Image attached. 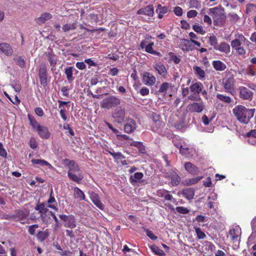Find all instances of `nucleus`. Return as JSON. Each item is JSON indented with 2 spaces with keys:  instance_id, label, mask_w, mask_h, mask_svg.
<instances>
[{
  "instance_id": "obj_1",
  "label": "nucleus",
  "mask_w": 256,
  "mask_h": 256,
  "mask_svg": "<svg viewBox=\"0 0 256 256\" xmlns=\"http://www.w3.org/2000/svg\"><path fill=\"white\" fill-rule=\"evenodd\" d=\"M255 109H248L242 106H238L233 109V112L237 119L245 124H248L250 119L254 116Z\"/></svg>"
},
{
  "instance_id": "obj_2",
  "label": "nucleus",
  "mask_w": 256,
  "mask_h": 256,
  "mask_svg": "<svg viewBox=\"0 0 256 256\" xmlns=\"http://www.w3.org/2000/svg\"><path fill=\"white\" fill-rule=\"evenodd\" d=\"M208 14L212 17L214 25L222 26L224 24L226 16L224 14V9L222 6L210 8Z\"/></svg>"
},
{
  "instance_id": "obj_3",
  "label": "nucleus",
  "mask_w": 256,
  "mask_h": 256,
  "mask_svg": "<svg viewBox=\"0 0 256 256\" xmlns=\"http://www.w3.org/2000/svg\"><path fill=\"white\" fill-rule=\"evenodd\" d=\"M120 103V100L118 98L114 96H110L102 100L101 103V107L110 109L112 107L116 106L119 104Z\"/></svg>"
},
{
  "instance_id": "obj_4",
  "label": "nucleus",
  "mask_w": 256,
  "mask_h": 256,
  "mask_svg": "<svg viewBox=\"0 0 256 256\" xmlns=\"http://www.w3.org/2000/svg\"><path fill=\"white\" fill-rule=\"evenodd\" d=\"M125 117V108L122 106H120L115 110L112 114V118L114 122L118 123H122Z\"/></svg>"
},
{
  "instance_id": "obj_5",
  "label": "nucleus",
  "mask_w": 256,
  "mask_h": 256,
  "mask_svg": "<svg viewBox=\"0 0 256 256\" xmlns=\"http://www.w3.org/2000/svg\"><path fill=\"white\" fill-rule=\"evenodd\" d=\"M38 76L40 79V82L43 86L47 85V72L45 64H42L40 65L38 71Z\"/></svg>"
},
{
  "instance_id": "obj_6",
  "label": "nucleus",
  "mask_w": 256,
  "mask_h": 256,
  "mask_svg": "<svg viewBox=\"0 0 256 256\" xmlns=\"http://www.w3.org/2000/svg\"><path fill=\"white\" fill-rule=\"evenodd\" d=\"M142 82L146 85L152 86L156 82V78L150 72H144L142 75Z\"/></svg>"
},
{
  "instance_id": "obj_7",
  "label": "nucleus",
  "mask_w": 256,
  "mask_h": 256,
  "mask_svg": "<svg viewBox=\"0 0 256 256\" xmlns=\"http://www.w3.org/2000/svg\"><path fill=\"white\" fill-rule=\"evenodd\" d=\"M240 97L244 100L252 99V92L248 88L242 87L240 88Z\"/></svg>"
},
{
  "instance_id": "obj_8",
  "label": "nucleus",
  "mask_w": 256,
  "mask_h": 256,
  "mask_svg": "<svg viewBox=\"0 0 256 256\" xmlns=\"http://www.w3.org/2000/svg\"><path fill=\"white\" fill-rule=\"evenodd\" d=\"M90 198L94 204L99 208L102 210L104 208V205L100 200L99 196L98 194L94 192L90 193Z\"/></svg>"
},
{
  "instance_id": "obj_9",
  "label": "nucleus",
  "mask_w": 256,
  "mask_h": 256,
  "mask_svg": "<svg viewBox=\"0 0 256 256\" xmlns=\"http://www.w3.org/2000/svg\"><path fill=\"white\" fill-rule=\"evenodd\" d=\"M138 14H146L150 16H153L154 14V8L152 5H148L144 8H141L138 10Z\"/></svg>"
},
{
  "instance_id": "obj_10",
  "label": "nucleus",
  "mask_w": 256,
  "mask_h": 256,
  "mask_svg": "<svg viewBox=\"0 0 256 256\" xmlns=\"http://www.w3.org/2000/svg\"><path fill=\"white\" fill-rule=\"evenodd\" d=\"M204 104L201 103L194 102L188 106L189 110L192 112H200L204 109Z\"/></svg>"
},
{
  "instance_id": "obj_11",
  "label": "nucleus",
  "mask_w": 256,
  "mask_h": 256,
  "mask_svg": "<svg viewBox=\"0 0 256 256\" xmlns=\"http://www.w3.org/2000/svg\"><path fill=\"white\" fill-rule=\"evenodd\" d=\"M37 131L38 134L42 138L47 139L50 137V133L48 128L45 126H38Z\"/></svg>"
},
{
  "instance_id": "obj_12",
  "label": "nucleus",
  "mask_w": 256,
  "mask_h": 256,
  "mask_svg": "<svg viewBox=\"0 0 256 256\" xmlns=\"http://www.w3.org/2000/svg\"><path fill=\"white\" fill-rule=\"evenodd\" d=\"M234 80L232 77L228 78L224 84V88L226 91L232 94L234 90Z\"/></svg>"
},
{
  "instance_id": "obj_13",
  "label": "nucleus",
  "mask_w": 256,
  "mask_h": 256,
  "mask_svg": "<svg viewBox=\"0 0 256 256\" xmlns=\"http://www.w3.org/2000/svg\"><path fill=\"white\" fill-rule=\"evenodd\" d=\"M185 169L191 174H196L198 172V168L190 162H186L184 164Z\"/></svg>"
},
{
  "instance_id": "obj_14",
  "label": "nucleus",
  "mask_w": 256,
  "mask_h": 256,
  "mask_svg": "<svg viewBox=\"0 0 256 256\" xmlns=\"http://www.w3.org/2000/svg\"><path fill=\"white\" fill-rule=\"evenodd\" d=\"M0 50L7 56L12 55V50L10 45L6 43L0 44Z\"/></svg>"
},
{
  "instance_id": "obj_15",
  "label": "nucleus",
  "mask_w": 256,
  "mask_h": 256,
  "mask_svg": "<svg viewBox=\"0 0 256 256\" xmlns=\"http://www.w3.org/2000/svg\"><path fill=\"white\" fill-rule=\"evenodd\" d=\"M136 128L135 121L133 120H130L128 123L124 125V130L126 132L130 133L134 132Z\"/></svg>"
},
{
  "instance_id": "obj_16",
  "label": "nucleus",
  "mask_w": 256,
  "mask_h": 256,
  "mask_svg": "<svg viewBox=\"0 0 256 256\" xmlns=\"http://www.w3.org/2000/svg\"><path fill=\"white\" fill-rule=\"evenodd\" d=\"M182 194L188 200H190L194 198V190L193 188H184Z\"/></svg>"
},
{
  "instance_id": "obj_17",
  "label": "nucleus",
  "mask_w": 256,
  "mask_h": 256,
  "mask_svg": "<svg viewBox=\"0 0 256 256\" xmlns=\"http://www.w3.org/2000/svg\"><path fill=\"white\" fill-rule=\"evenodd\" d=\"M230 46L225 42H222L220 45L216 47V50H218L222 52L228 54L230 52Z\"/></svg>"
},
{
  "instance_id": "obj_18",
  "label": "nucleus",
  "mask_w": 256,
  "mask_h": 256,
  "mask_svg": "<svg viewBox=\"0 0 256 256\" xmlns=\"http://www.w3.org/2000/svg\"><path fill=\"white\" fill-rule=\"evenodd\" d=\"M68 178L72 181L80 183L83 176L81 174H76L73 172H68Z\"/></svg>"
},
{
  "instance_id": "obj_19",
  "label": "nucleus",
  "mask_w": 256,
  "mask_h": 256,
  "mask_svg": "<svg viewBox=\"0 0 256 256\" xmlns=\"http://www.w3.org/2000/svg\"><path fill=\"white\" fill-rule=\"evenodd\" d=\"M203 85L200 82H196L190 86V90L192 92L199 94L202 91Z\"/></svg>"
},
{
  "instance_id": "obj_20",
  "label": "nucleus",
  "mask_w": 256,
  "mask_h": 256,
  "mask_svg": "<svg viewBox=\"0 0 256 256\" xmlns=\"http://www.w3.org/2000/svg\"><path fill=\"white\" fill-rule=\"evenodd\" d=\"M156 12V13L158 12V18H162L163 17V14H166L168 12V9L166 6H162L161 4H158Z\"/></svg>"
},
{
  "instance_id": "obj_21",
  "label": "nucleus",
  "mask_w": 256,
  "mask_h": 256,
  "mask_svg": "<svg viewBox=\"0 0 256 256\" xmlns=\"http://www.w3.org/2000/svg\"><path fill=\"white\" fill-rule=\"evenodd\" d=\"M51 18L52 15L50 14L47 12L44 13L40 17L37 18L36 22L38 24H40L45 22L46 20L50 19Z\"/></svg>"
},
{
  "instance_id": "obj_22",
  "label": "nucleus",
  "mask_w": 256,
  "mask_h": 256,
  "mask_svg": "<svg viewBox=\"0 0 256 256\" xmlns=\"http://www.w3.org/2000/svg\"><path fill=\"white\" fill-rule=\"evenodd\" d=\"M212 64L214 68L216 70L222 71L226 68V64L220 60L214 61Z\"/></svg>"
},
{
  "instance_id": "obj_23",
  "label": "nucleus",
  "mask_w": 256,
  "mask_h": 256,
  "mask_svg": "<svg viewBox=\"0 0 256 256\" xmlns=\"http://www.w3.org/2000/svg\"><path fill=\"white\" fill-rule=\"evenodd\" d=\"M32 162L33 164H40V166L46 165V166H48L50 168H53V167L50 164H49L48 162H46L44 160H43L33 159V160H32Z\"/></svg>"
},
{
  "instance_id": "obj_24",
  "label": "nucleus",
  "mask_w": 256,
  "mask_h": 256,
  "mask_svg": "<svg viewBox=\"0 0 256 256\" xmlns=\"http://www.w3.org/2000/svg\"><path fill=\"white\" fill-rule=\"evenodd\" d=\"M66 75V78L68 81L71 82L74 80V78L72 76V67H68L65 69L64 72Z\"/></svg>"
},
{
  "instance_id": "obj_25",
  "label": "nucleus",
  "mask_w": 256,
  "mask_h": 256,
  "mask_svg": "<svg viewBox=\"0 0 256 256\" xmlns=\"http://www.w3.org/2000/svg\"><path fill=\"white\" fill-rule=\"evenodd\" d=\"M150 248L154 252V254L158 256H165V253L164 252L160 249L157 246H156V245H152L150 246Z\"/></svg>"
},
{
  "instance_id": "obj_26",
  "label": "nucleus",
  "mask_w": 256,
  "mask_h": 256,
  "mask_svg": "<svg viewBox=\"0 0 256 256\" xmlns=\"http://www.w3.org/2000/svg\"><path fill=\"white\" fill-rule=\"evenodd\" d=\"M75 197L79 198L80 200H84L85 198L84 192L78 188H74Z\"/></svg>"
},
{
  "instance_id": "obj_27",
  "label": "nucleus",
  "mask_w": 256,
  "mask_h": 256,
  "mask_svg": "<svg viewBox=\"0 0 256 256\" xmlns=\"http://www.w3.org/2000/svg\"><path fill=\"white\" fill-rule=\"evenodd\" d=\"M155 68L160 74L162 75V76L166 74V70L164 66L156 64Z\"/></svg>"
},
{
  "instance_id": "obj_28",
  "label": "nucleus",
  "mask_w": 256,
  "mask_h": 256,
  "mask_svg": "<svg viewBox=\"0 0 256 256\" xmlns=\"http://www.w3.org/2000/svg\"><path fill=\"white\" fill-rule=\"evenodd\" d=\"M16 64L21 68H24L26 66V62L22 56H18L14 58Z\"/></svg>"
},
{
  "instance_id": "obj_29",
  "label": "nucleus",
  "mask_w": 256,
  "mask_h": 256,
  "mask_svg": "<svg viewBox=\"0 0 256 256\" xmlns=\"http://www.w3.org/2000/svg\"><path fill=\"white\" fill-rule=\"evenodd\" d=\"M143 174L142 172H136L134 176H131L130 180L132 182H136L138 180L142 178Z\"/></svg>"
},
{
  "instance_id": "obj_30",
  "label": "nucleus",
  "mask_w": 256,
  "mask_h": 256,
  "mask_svg": "<svg viewBox=\"0 0 256 256\" xmlns=\"http://www.w3.org/2000/svg\"><path fill=\"white\" fill-rule=\"evenodd\" d=\"M194 70H195L196 74H198L200 78H204L205 77V72L200 66H196L194 67Z\"/></svg>"
},
{
  "instance_id": "obj_31",
  "label": "nucleus",
  "mask_w": 256,
  "mask_h": 256,
  "mask_svg": "<svg viewBox=\"0 0 256 256\" xmlns=\"http://www.w3.org/2000/svg\"><path fill=\"white\" fill-rule=\"evenodd\" d=\"M180 177L176 174H174L172 176V186H176L180 184Z\"/></svg>"
},
{
  "instance_id": "obj_32",
  "label": "nucleus",
  "mask_w": 256,
  "mask_h": 256,
  "mask_svg": "<svg viewBox=\"0 0 256 256\" xmlns=\"http://www.w3.org/2000/svg\"><path fill=\"white\" fill-rule=\"evenodd\" d=\"M68 222V223L64 225L66 227H68L71 228L76 227V220H74V216H72V218Z\"/></svg>"
},
{
  "instance_id": "obj_33",
  "label": "nucleus",
  "mask_w": 256,
  "mask_h": 256,
  "mask_svg": "<svg viewBox=\"0 0 256 256\" xmlns=\"http://www.w3.org/2000/svg\"><path fill=\"white\" fill-rule=\"evenodd\" d=\"M218 98L222 101L229 104L231 102V98L229 96H224L222 94H218L216 96Z\"/></svg>"
},
{
  "instance_id": "obj_34",
  "label": "nucleus",
  "mask_w": 256,
  "mask_h": 256,
  "mask_svg": "<svg viewBox=\"0 0 256 256\" xmlns=\"http://www.w3.org/2000/svg\"><path fill=\"white\" fill-rule=\"evenodd\" d=\"M170 84L168 82H164L160 86L158 90L159 92L166 93L168 88Z\"/></svg>"
},
{
  "instance_id": "obj_35",
  "label": "nucleus",
  "mask_w": 256,
  "mask_h": 256,
  "mask_svg": "<svg viewBox=\"0 0 256 256\" xmlns=\"http://www.w3.org/2000/svg\"><path fill=\"white\" fill-rule=\"evenodd\" d=\"M209 42L211 46H214L215 50L216 47L218 46L217 38L215 36H210L209 37Z\"/></svg>"
},
{
  "instance_id": "obj_36",
  "label": "nucleus",
  "mask_w": 256,
  "mask_h": 256,
  "mask_svg": "<svg viewBox=\"0 0 256 256\" xmlns=\"http://www.w3.org/2000/svg\"><path fill=\"white\" fill-rule=\"evenodd\" d=\"M203 176H198L195 178H192L188 180L186 182L188 185H192L197 183L198 181H200L201 179H202Z\"/></svg>"
},
{
  "instance_id": "obj_37",
  "label": "nucleus",
  "mask_w": 256,
  "mask_h": 256,
  "mask_svg": "<svg viewBox=\"0 0 256 256\" xmlns=\"http://www.w3.org/2000/svg\"><path fill=\"white\" fill-rule=\"evenodd\" d=\"M76 28V26L74 24H66L62 27V30L64 32H68L70 30H74Z\"/></svg>"
},
{
  "instance_id": "obj_38",
  "label": "nucleus",
  "mask_w": 256,
  "mask_h": 256,
  "mask_svg": "<svg viewBox=\"0 0 256 256\" xmlns=\"http://www.w3.org/2000/svg\"><path fill=\"white\" fill-rule=\"evenodd\" d=\"M192 28L196 32L202 34H204L206 32L203 30L202 28L198 25H194Z\"/></svg>"
},
{
  "instance_id": "obj_39",
  "label": "nucleus",
  "mask_w": 256,
  "mask_h": 256,
  "mask_svg": "<svg viewBox=\"0 0 256 256\" xmlns=\"http://www.w3.org/2000/svg\"><path fill=\"white\" fill-rule=\"evenodd\" d=\"M176 210L178 212L182 214H186L190 212V210L187 208L182 206L176 207Z\"/></svg>"
},
{
  "instance_id": "obj_40",
  "label": "nucleus",
  "mask_w": 256,
  "mask_h": 256,
  "mask_svg": "<svg viewBox=\"0 0 256 256\" xmlns=\"http://www.w3.org/2000/svg\"><path fill=\"white\" fill-rule=\"evenodd\" d=\"M28 118L30 121V124L34 128H35L36 127L38 128V126H39V125L38 124V123L35 120L34 118L30 116V114L28 115Z\"/></svg>"
},
{
  "instance_id": "obj_41",
  "label": "nucleus",
  "mask_w": 256,
  "mask_h": 256,
  "mask_svg": "<svg viewBox=\"0 0 256 256\" xmlns=\"http://www.w3.org/2000/svg\"><path fill=\"white\" fill-rule=\"evenodd\" d=\"M196 232L198 238L203 239L206 237L205 234L203 232L200 228H196Z\"/></svg>"
},
{
  "instance_id": "obj_42",
  "label": "nucleus",
  "mask_w": 256,
  "mask_h": 256,
  "mask_svg": "<svg viewBox=\"0 0 256 256\" xmlns=\"http://www.w3.org/2000/svg\"><path fill=\"white\" fill-rule=\"evenodd\" d=\"M228 234L232 236L233 240H236L238 237V236L236 234V230L234 229L230 230Z\"/></svg>"
},
{
  "instance_id": "obj_43",
  "label": "nucleus",
  "mask_w": 256,
  "mask_h": 256,
  "mask_svg": "<svg viewBox=\"0 0 256 256\" xmlns=\"http://www.w3.org/2000/svg\"><path fill=\"white\" fill-rule=\"evenodd\" d=\"M0 156L3 158H6L7 156V152L2 143H0Z\"/></svg>"
},
{
  "instance_id": "obj_44",
  "label": "nucleus",
  "mask_w": 256,
  "mask_h": 256,
  "mask_svg": "<svg viewBox=\"0 0 256 256\" xmlns=\"http://www.w3.org/2000/svg\"><path fill=\"white\" fill-rule=\"evenodd\" d=\"M232 46L234 48H238L240 46V42L238 39L233 40L231 42Z\"/></svg>"
},
{
  "instance_id": "obj_45",
  "label": "nucleus",
  "mask_w": 256,
  "mask_h": 256,
  "mask_svg": "<svg viewBox=\"0 0 256 256\" xmlns=\"http://www.w3.org/2000/svg\"><path fill=\"white\" fill-rule=\"evenodd\" d=\"M37 237L41 242H43L45 240L46 236L44 232L42 231H40L37 234Z\"/></svg>"
},
{
  "instance_id": "obj_46",
  "label": "nucleus",
  "mask_w": 256,
  "mask_h": 256,
  "mask_svg": "<svg viewBox=\"0 0 256 256\" xmlns=\"http://www.w3.org/2000/svg\"><path fill=\"white\" fill-rule=\"evenodd\" d=\"M198 2L197 0H190V8H198Z\"/></svg>"
},
{
  "instance_id": "obj_47",
  "label": "nucleus",
  "mask_w": 256,
  "mask_h": 256,
  "mask_svg": "<svg viewBox=\"0 0 256 256\" xmlns=\"http://www.w3.org/2000/svg\"><path fill=\"white\" fill-rule=\"evenodd\" d=\"M146 235L148 236L150 239L152 240H156L157 239V236H154L153 233L149 230H145Z\"/></svg>"
},
{
  "instance_id": "obj_48",
  "label": "nucleus",
  "mask_w": 256,
  "mask_h": 256,
  "mask_svg": "<svg viewBox=\"0 0 256 256\" xmlns=\"http://www.w3.org/2000/svg\"><path fill=\"white\" fill-rule=\"evenodd\" d=\"M109 152L116 160L124 158V156L120 152Z\"/></svg>"
},
{
  "instance_id": "obj_49",
  "label": "nucleus",
  "mask_w": 256,
  "mask_h": 256,
  "mask_svg": "<svg viewBox=\"0 0 256 256\" xmlns=\"http://www.w3.org/2000/svg\"><path fill=\"white\" fill-rule=\"evenodd\" d=\"M68 172H73L76 174H80V169L78 166H74V167L70 168Z\"/></svg>"
},
{
  "instance_id": "obj_50",
  "label": "nucleus",
  "mask_w": 256,
  "mask_h": 256,
  "mask_svg": "<svg viewBox=\"0 0 256 256\" xmlns=\"http://www.w3.org/2000/svg\"><path fill=\"white\" fill-rule=\"evenodd\" d=\"M174 14L178 16H180L182 14V10L180 7L176 6L174 8Z\"/></svg>"
},
{
  "instance_id": "obj_51",
  "label": "nucleus",
  "mask_w": 256,
  "mask_h": 256,
  "mask_svg": "<svg viewBox=\"0 0 256 256\" xmlns=\"http://www.w3.org/2000/svg\"><path fill=\"white\" fill-rule=\"evenodd\" d=\"M38 224H34L29 226L28 232L32 235H33L35 233V230L36 228H38Z\"/></svg>"
},
{
  "instance_id": "obj_52",
  "label": "nucleus",
  "mask_w": 256,
  "mask_h": 256,
  "mask_svg": "<svg viewBox=\"0 0 256 256\" xmlns=\"http://www.w3.org/2000/svg\"><path fill=\"white\" fill-rule=\"evenodd\" d=\"M174 126L177 129H181L184 126V120H180L174 124Z\"/></svg>"
},
{
  "instance_id": "obj_53",
  "label": "nucleus",
  "mask_w": 256,
  "mask_h": 256,
  "mask_svg": "<svg viewBox=\"0 0 256 256\" xmlns=\"http://www.w3.org/2000/svg\"><path fill=\"white\" fill-rule=\"evenodd\" d=\"M64 164H68L69 168L77 166L78 165L75 164V162L74 160H69L68 159H65L64 160Z\"/></svg>"
},
{
  "instance_id": "obj_54",
  "label": "nucleus",
  "mask_w": 256,
  "mask_h": 256,
  "mask_svg": "<svg viewBox=\"0 0 256 256\" xmlns=\"http://www.w3.org/2000/svg\"><path fill=\"white\" fill-rule=\"evenodd\" d=\"M198 12L195 10H190L187 12V16L189 18H194L196 16Z\"/></svg>"
},
{
  "instance_id": "obj_55",
  "label": "nucleus",
  "mask_w": 256,
  "mask_h": 256,
  "mask_svg": "<svg viewBox=\"0 0 256 256\" xmlns=\"http://www.w3.org/2000/svg\"><path fill=\"white\" fill-rule=\"evenodd\" d=\"M30 147L32 149H34L37 147V142H36L34 138H31L30 140Z\"/></svg>"
},
{
  "instance_id": "obj_56",
  "label": "nucleus",
  "mask_w": 256,
  "mask_h": 256,
  "mask_svg": "<svg viewBox=\"0 0 256 256\" xmlns=\"http://www.w3.org/2000/svg\"><path fill=\"white\" fill-rule=\"evenodd\" d=\"M204 185L206 187H210L212 186V183L210 177L207 178L206 180L203 182Z\"/></svg>"
},
{
  "instance_id": "obj_57",
  "label": "nucleus",
  "mask_w": 256,
  "mask_h": 256,
  "mask_svg": "<svg viewBox=\"0 0 256 256\" xmlns=\"http://www.w3.org/2000/svg\"><path fill=\"white\" fill-rule=\"evenodd\" d=\"M44 203L40 204H37L35 208V209L37 210H39V212L42 214V210H44Z\"/></svg>"
},
{
  "instance_id": "obj_58",
  "label": "nucleus",
  "mask_w": 256,
  "mask_h": 256,
  "mask_svg": "<svg viewBox=\"0 0 256 256\" xmlns=\"http://www.w3.org/2000/svg\"><path fill=\"white\" fill-rule=\"evenodd\" d=\"M64 128L65 130H68L71 136H74V132H73L72 128L68 124H64Z\"/></svg>"
},
{
  "instance_id": "obj_59",
  "label": "nucleus",
  "mask_w": 256,
  "mask_h": 256,
  "mask_svg": "<svg viewBox=\"0 0 256 256\" xmlns=\"http://www.w3.org/2000/svg\"><path fill=\"white\" fill-rule=\"evenodd\" d=\"M154 45V43L152 42L150 43L147 46H146V51L148 53L152 52V46Z\"/></svg>"
},
{
  "instance_id": "obj_60",
  "label": "nucleus",
  "mask_w": 256,
  "mask_h": 256,
  "mask_svg": "<svg viewBox=\"0 0 256 256\" xmlns=\"http://www.w3.org/2000/svg\"><path fill=\"white\" fill-rule=\"evenodd\" d=\"M72 216H66L64 214H60V218L61 220H63L64 222H68Z\"/></svg>"
},
{
  "instance_id": "obj_61",
  "label": "nucleus",
  "mask_w": 256,
  "mask_h": 256,
  "mask_svg": "<svg viewBox=\"0 0 256 256\" xmlns=\"http://www.w3.org/2000/svg\"><path fill=\"white\" fill-rule=\"evenodd\" d=\"M140 93L142 96L147 95L149 93V90L145 87H143L140 90Z\"/></svg>"
},
{
  "instance_id": "obj_62",
  "label": "nucleus",
  "mask_w": 256,
  "mask_h": 256,
  "mask_svg": "<svg viewBox=\"0 0 256 256\" xmlns=\"http://www.w3.org/2000/svg\"><path fill=\"white\" fill-rule=\"evenodd\" d=\"M181 24L182 28L185 30H187L190 27L189 24L184 20H181Z\"/></svg>"
},
{
  "instance_id": "obj_63",
  "label": "nucleus",
  "mask_w": 256,
  "mask_h": 256,
  "mask_svg": "<svg viewBox=\"0 0 256 256\" xmlns=\"http://www.w3.org/2000/svg\"><path fill=\"white\" fill-rule=\"evenodd\" d=\"M76 66L80 70H83L86 68V64L83 62H78L76 64Z\"/></svg>"
},
{
  "instance_id": "obj_64",
  "label": "nucleus",
  "mask_w": 256,
  "mask_h": 256,
  "mask_svg": "<svg viewBox=\"0 0 256 256\" xmlns=\"http://www.w3.org/2000/svg\"><path fill=\"white\" fill-rule=\"evenodd\" d=\"M246 136L248 137L252 136L254 138H256V130H251L246 134Z\"/></svg>"
}]
</instances>
